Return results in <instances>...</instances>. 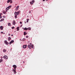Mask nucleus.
<instances>
[{"label": "nucleus", "mask_w": 75, "mask_h": 75, "mask_svg": "<svg viewBox=\"0 0 75 75\" xmlns=\"http://www.w3.org/2000/svg\"><path fill=\"white\" fill-rule=\"evenodd\" d=\"M21 11H18L17 12H15V18H17V15H19V14H20V13Z\"/></svg>", "instance_id": "obj_1"}, {"label": "nucleus", "mask_w": 75, "mask_h": 75, "mask_svg": "<svg viewBox=\"0 0 75 75\" xmlns=\"http://www.w3.org/2000/svg\"><path fill=\"white\" fill-rule=\"evenodd\" d=\"M7 40H5L4 41V44H5L6 45H8L9 43L8 42H7Z\"/></svg>", "instance_id": "obj_2"}, {"label": "nucleus", "mask_w": 75, "mask_h": 75, "mask_svg": "<svg viewBox=\"0 0 75 75\" xmlns=\"http://www.w3.org/2000/svg\"><path fill=\"white\" fill-rule=\"evenodd\" d=\"M11 7V6H9L8 7L6 8V11H7V10H8L10 7Z\"/></svg>", "instance_id": "obj_3"}, {"label": "nucleus", "mask_w": 75, "mask_h": 75, "mask_svg": "<svg viewBox=\"0 0 75 75\" xmlns=\"http://www.w3.org/2000/svg\"><path fill=\"white\" fill-rule=\"evenodd\" d=\"M5 59H8V57L6 55H5L3 57Z\"/></svg>", "instance_id": "obj_4"}, {"label": "nucleus", "mask_w": 75, "mask_h": 75, "mask_svg": "<svg viewBox=\"0 0 75 75\" xmlns=\"http://www.w3.org/2000/svg\"><path fill=\"white\" fill-rule=\"evenodd\" d=\"M23 48L25 49L26 47H27V45H23Z\"/></svg>", "instance_id": "obj_5"}, {"label": "nucleus", "mask_w": 75, "mask_h": 75, "mask_svg": "<svg viewBox=\"0 0 75 75\" xmlns=\"http://www.w3.org/2000/svg\"><path fill=\"white\" fill-rule=\"evenodd\" d=\"M13 71L14 72L13 73H14V74H16V69H13Z\"/></svg>", "instance_id": "obj_6"}, {"label": "nucleus", "mask_w": 75, "mask_h": 75, "mask_svg": "<svg viewBox=\"0 0 75 75\" xmlns=\"http://www.w3.org/2000/svg\"><path fill=\"white\" fill-rule=\"evenodd\" d=\"M13 67L14 69H16V68H17V66L15 65H13Z\"/></svg>", "instance_id": "obj_7"}, {"label": "nucleus", "mask_w": 75, "mask_h": 75, "mask_svg": "<svg viewBox=\"0 0 75 75\" xmlns=\"http://www.w3.org/2000/svg\"><path fill=\"white\" fill-rule=\"evenodd\" d=\"M12 24H13V25H15V24H16V23L15 22V21H13V22H12Z\"/></svg>", "instance_id": "obj_8"}, {"label": "nucleus", "mask_w": 75, "mask_h": 75, "mask_svg": "<svg viewBox=\"0 0 75 75\" xmlns=\"http://www.w3.org/2000/svg\"><path fill=\"white\" fill-rule=\"evenodd\" d=\"M0 29H1V30H3V26H0Z\"/></svg>", "instance_id": "obj_9"}, {"label": "nucleus", "mask_w": 75, "mask_h": 75, "mask_svg": "<svg viewBox=\"0 0 75 75\" xmlns=\"http://www.w3.org/2000/svg\"><path fill=\"white\" fill-rule=\"evenodd\" d=\"M6 51H7V50H6V49H3V52H4V53H5V52H6Z\"/></svg>", "instance_id": "obj_10"}, {"label": "nucleus", "mask_w": 75, "mask_h": 75, "mask_svg": "<svg viewBox=\"0 0 75 75\" xmlns=\"http://www.w3.org/2000/svg\"><path fill=\"white\" fill-rule=\"evenodd\" d=\"M19 8V6H17L16 8V10H18V9Z\"/></svg>", "instance_id": "obj_11"}, {"label": "nucleus", "mask_w": 75, "mask_h": 75, "mask_svg": "<svg viewBox=\"0 0 75 75\" xmlns=\"http://www.w3.org/2000/svg\"><path fill=\"white\" fill-rule=\"evenodd\" d=\"M8 40L9 41H10V40H11V38L10 37H9L8 38Z\"/></svg>", "instance_id": "obj_12"}, {"label": "nucleus", "mask_w": 75, "mask_h": 75, "mask_svg": "<svg viewBox=\"0 0 75 75\" xmlns=\"http://www.w3.org/2000/svg\"><path fill=\"white\" fill-rule=\"evenodd\" d=\"M16 29H17V31H19L20 29L19 28V27H17Z\"/></svg>", "instance_id": "obj_13"}, {"label": "nucleus", "mask_w": 75, "mask_h": 75, "mask_svg": "<svg viewBox=\"0 0 75 75\" xmlns=\"http://www.w3.org/2000/svg\"><path fill=\"white\" fill-rule=\"evenodd\" d=\"M4 18H2L0 20V21L1 22L3 21H4Z\"/></svg>", "instance_id": "obj_14"}, {"label": "nucleus", "mask_w": 75, "mask_h": 75, "mask_svg": "<svg viewBox=\"0 0 75 75\" xmlns=\"http://www.w3.org/2000/svg\"><path fill=\"white\" fill-rule=\"evenodd\" d=\"M12 0H8L7 1V3H10V1H11Z\"/></svg>", "instance_id": "obj_15"}, {"label": "nucleus", "mask_w": 75, "mask_h": 75, "mask_svg": "<svg viewBox=\"0 0 75 75\" xmlns=\"http://www.w3.org/2000/svg\"><path fill=\"white\" fill-rule=\"evenodd\" d=\"M8 26H11V24L10 23H8Z\"/></svg>", "instance_id": "obj_16"}, {"label": "nucleus", "mask_w": 75, "mask_h": 75, "mask_svg": "<svg viewBox=\"0 0 75 75\" xmlns=\"http://www.w3.org/2000/svg\"><path fill=\"white\" fill-rule=\"evenodd\" d=\"M30 4H33V2H32V1L30 2Z\"/></svg>", "instance_id": "obj_17"}, {"label": "nucleus", "mask_w": 75, "mask_h": 75, "mask_svg": "<svg viewBox=\"0 0 75 75\" xmlns=\"http://www.w3.org/2000/svg\"><path fill=\"white\" fill-rule=\"evenodd\" d=\"M24 30H28V28H24Z\"/></svg>", "instance_id": "obj_18"}, {"label": "nucleus", "mask_w": 75, "mask_h": 75, "mask_svg": "<svg viewBox=\"0 0 75 75\" xmlns=\"http://www.w3.org/2000/svg\"><path fill=\"white\" fill-rule=\"evenodd\" d=\"M28 30H31V28L30 27H29L28 28Z\"/></svg>", "instance_id": "obj_19"}, {"label": "nucleus", "mask_w": 75, "mask_h": 75, "mask_svg": "<svg viewBox=\"0 0 75 75\" xmlns=\"http://www.w3.org/2000/svg\"><path fill=\"white\" fill-rule=\"evenodd\" d=\"M31 47L32 48H33V46H34V45H33V44H32L31 45Z\"/></svg>", "instance_id": "obj_20"}, {"label": "nucleus", "mask_w": 75, "mask_h": 75, "mask_svg": "<svg viewBox=\"0 0 75 75\" xmlns=\"http://www.w3.org/2000/svg\"><path fill=\"white\" fill-rule=\"evenodd\" d=\"M24 35H26V33H25V32H24Z\"/></svg>", "instance_id": "obj_21"}, {"label": "nucleus", "mask_w": 75, "mask_h": 75, "mask_svg": "<svg viewBox=\"0 0 75 75\" xmlns=\"http://www.w3.org/2000/svg\"><path fill=\"white\" fill-rule=\"evenodd\" d=\"M25 40V38H23V41H24Z\"/></svg>", "instance_id": "obj_22"}, {"label": "nucleus", "mask_w": 75, "mask_h": 75, "mask_svg": "<svg viewBox=\"0 0 75 75\" xmlns=\"http://www.w3.org/2000/svg\"><path fill=\"white\" fill-rule=\"evenodd\" d=\"M11 43H13V42H14V40H12L11 41Z\"/></svg>", "instance_id": "obj_23"}, {"label": "nucleus", "mask_w": 75, "mask_h": 75, "mask_svg": "<svg viewBox=\"0 0 75 75\" xmlns=\"http://www.w3.org/2000/svg\"><path fill=\"white\" fill-rule=\"evenodd\" d=\"M31 47V45H28V48H30Z\"/></svg>", "instance_id": "obj_24"}, {"label": "nucleus", "mask_w": 75, "mask_h": 75, "mask_svg": "<svg viewBox=\"0 0 75 75\" xmlns=\"http://www.w3.org/2000/svg\"><path fill=\"white\" fill-rule=\"evenodd\" d=\"M32 1L33 3L34 2H35V1H34V0H33V1Z\"/></svg>", "instance_id": "obj_25"}, {"label": "nucleus", "mask_w": 75, "mask_h": 75, "mask_svg": "<svg viewBox=\"0 0 75 75\" xmlns=\"http://www.w3.org/2000/svg\"><path fill=\"white\" fill-rule=\"evenodd\" d=\"M12 43L11 42H10L9 43V44H10V45H11V44H12Z\"/></svg>", "instance_id": "obj_26"}, {"label": "nucleus", "mask_w": 75, "mask_h": 75, "mask_svg": "<svg viewBox=\"0 0 75 75\" xmlns=\"http://www.w3.org/2000/svg\"><path fill=\"white\" fill-rule=\"evenodd\" d=\"M2 14H3V13H0V16H1V15H2Z\"/></svg>", "instance_id": "obj_27"}, {"label": "nucleus", "mask_w": 75, "mask_h": 75, "mask_svg": "<svg viewBox=\"0 0 75 75\" xmlns=\"http://www.w3.org/2000/svg\"><path fill=\"white\" fill-rule=\"evenodd\" d=\"M3 13V14H6V11L4 12Z\"/></svg>", "instance_id": "obj_28"}, {"label": "nucleus", "mask_w": 75, "mask_h": 75, "mask_svg": "<svg viewBox=\"0 0 75 75\" xmlns=\"http://www.w3.org/2000/svg\"><path fill=\"white\" fill-rule=\"evenodd\" d=\"M20 24H22V22H20Z\"/></svg>", "instance_id": "obj_29"}, {"label": "nucleus", "mask_w": 75, "mask_h": 75, "mask_svg": "<svg viewBox=\"0 0 75 75\" xmlns=\"http://www.w3.org/2000/svg\"><path fill=\"white\" fill-rule=\"evenodd\" d=\"M26 38H28V36H26Z\"/></svg>", "instance_id": "obj_30"}, {"label": "nucleus", "mask_w": 75, "mask_h": 75, "mask_svg": "<svg viewBox=\"0 0 75 75\" xmlns=\"http://www.w3.org/2000/svg\"><path fill=\"white\" fill-rule=\"evenodd\" d=\"M2 62V60L1 59H0V62Z\"/></svg>", "instance_id": "obj_31"}, {"label": "nucleus", "mask_w": 75, "mask_h": 75, "mask_svg": "<svg viewBox=\"0 0 75 75\" xmlns=\"http://www.w3.org/2000/svg\"><path fill=\"white\" fill-rule=\"evenodd\" d=\"M3 17H4V18H6V16H3Z\"/></svg>", "instance_id": "obj_32"}, {"label": "nucleus", "mask_w": 75, "mask_h": 75, "mask_svg": "<svg viewBox=\"0 0 75 75\" xmlns=\"http://www.w3.org/2000/svg\"><path fill=\"white\" fill-rule=\"evenodd\" d=\"M12 29H13L14 28V27H12Z\"/></svg>", "instance_id": "obj_33"}, {"label": "nucleus", "mask_w": 75, "mask_h": 75, "mask_svg": "<svg viewBox=\"0 0 75 75\" xmlns=\"http://www.w3.org/2000/svg\"><path fill=\"white\" fill-rule=\"evenodd\" d=\"M1 34H3V32H1Z\"/></svg>", "instance_id": "obj_34"}, {"label": "nucleus", "mask_w": 75, "mask_h": 75, "mask_svg": "<svg viewBox=\"0 0 75 75\" xmlns=\"http://www.w3.org/2000/svg\"><path fill=\"white\" fill-rule=\"evenodd\" d=\"M29 20H29V19H27V21H29Z\"/></svg>", "instance_id": "obj_35"}, {"label": "nucleus", "mask_w": 75, "mask_h": 75, "mask_svg": "<svg viewBox=\"0 0 75 75\" xmlns=\"http://www.w3.org/2000/svg\"><path fill=\"white\" fill-rule=\"evenodd\" d=\"M2 17L1 16H0V18H1Z\"/></svg>", "instance_id": "obj_36"}, {"label": "nucleus", "mask_w": 75, "mask_h": 75, "mask_svg": "<svg viewBox=\"0 0 75 75\" xmlns=\"http://www.w3.org/2000/svg\"><path fill=\"white\" fill-rule=\"evenodd\" d=\"M32 43H30V45H32Z\"/></svg>", "instance_id": "obj_37"}, {"label": "nucleus", "mask_w": 75, "mask_h": 75, "mask_svg": "<svg viewBox=\"0 0 75 75\" xmlns=\"http://www.w3.org/2000/svg\"><path fill=\"white\" fill-rule=\"evenodd\" d=\"M13 3V1H11L10 2V3Z\"/></svg>", "instance_id": "obj_38"}, {"label": "nucleus", "mask_w": 75, "mask_h": 75, "mask_svg": "<svg viewBox=\"0 0 75 75\" xmlns=\"http://www.w3.org/2000/svg\"><path fill=\"white\" fill-rule=\"evenodd\" d=\"M31 13V11H30L29 12V13Z\"/></svg>", "instance_id": "obj_39"}, {"label": "nucleus", "mask_w": 75, "mask_h": 75, "mask_svg": "<svg viewBox=\"0 0 75 75\" xmlns=\"http://www.w3.org/2000/svg\"><path fill=\"white\" fill-rule=\"evenodd\" d=\"M27 23H28V21H27Z\"/></svg>", "instance_id": "obj_40"}, {"label": "nucleus", "mask_w": 75, "mask_h": 75, "mask_svg": "<svg viewBox=\"0 0 75 75\" xmlns=\"http://www.w3.org/2000/svg\"><path fill=\"white\" fill-rule=\"evenodd\" d=\"M8 35H10V34H8Z\"/></svg>", "instance_id": "obj_41"}, {"label": "nucleus", "mask_w": 75, "mask_h": 75, "mask_svg": "<svg viewBox=\"0 0 75 75\" xmlns=\"http://www.w3.org/2000/svg\"><path fill=\"white\" fill-rule=\"evenodd\" d=\"M43 1H45V0H43Z\"/></svg>", "instance_id": "obj_42"}, {"label": "nucleus", "mask_w": 75, "mask_h": 75, "mask_svg": "<svg viewBox=\"0 0 75 75\" xmlns=\"http://www.w3.org/2000/svg\"><path fill=\"white\" fill-rule=\"evenodd\" d=\"M11 36H13V35H11Z\"/></svg>", "instance_id": "obj_43"}, {"label": "nucleus", "mask_w": 75, "mask_h": 75, "mask_svg": "<svg viewBox=\"0 0 75 75\" xmlns=\"http://www.w3.org/2000/svg\"><path fill=\"white\" fill-rule=\"evenodd\" d=\"M48 0H46V1H48Z\"/></svg>", "instance_id": "obj_44"}, {"label": "nucleus", "mask_w": 75, "mask_h": 75, "mask_svg": "<svg viewBox=\"0 0 75 75\" xmlns=\"http://www.w3.org/2000/svg\"><path fill=\"white\" fill-rule=\"evenodd\" d=\"M29 42H28V43H29Z\"/></svg>", "instance_id": "obj_45"}, {"label": "nucleus", "mask_w": 75, "mask_h": 75, "mask_svg": "<svg viewBox=\"0 0 75 75\" xmlns=\"http://www.w3.org/2000/svg\"><path fill=\"white\" fill-rule=\"evenodd\" d=\"M23 63H24V62H23Z\"/></svg>", "instance_id": "obj_46"}]
</instances>
